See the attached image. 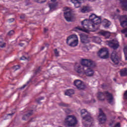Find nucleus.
<instances>
[{"instance_id":"obj_1","label":"nucleus","mask_w":127,"mask_h":127,"mask_svg":"<svg viewBox=\"0 0 127 127\" xmlns=\"http://www.w3.org/2000/svg\"><path fill=\"white\" fill-rule=\"evenodd\" d=\"M102 20L100 17H97L95 14L89 16V19H85L81 22V26H77L74 28V31L76 32L82 31L86 33L96 31L98 29L99 24H101Z\"/></svg>"},{"instance_id":"obj_2","label":"nucleus","mask_w":127,"mask_h":127,"mask_svg":"<svg viewBox=\"0 0 127 127\" xmlns=\"http://www.w3.org/2000/svg\"><path fill=\"white\" fill-rule=\"evenodd\" d=\"M82 65L76 64L75 68L76 72L79 75H85L88 77H92L95 74V71L93 70L94 63L91 60L83 59L81 61Z\"/></svg>"},{"instance_id":"obj_3","label":"nucleus","mask_w":127,"mask_h":127,"mask_svg":"<svg viewBox=\"0 0 127 127\" xmlns=\"http://www.w3.org/2000/svg\"><path fill=\"white\" fill-rule=\"evenodd\" d=\"M81 115L82 117V123L84 127H91L93 124V120L91 117V114L85 109H82L80 111Z\"/></svg>"},{"instance_id":"obj_4","label":"nucleus","mask_w":127,"mask_h":127,"mask_svg":"<svg viewBox=\"0 0 127 127\" xmlns=\"http://www.w3.org/2000/svg\"><path fill=\"white\" fill-rule=\"evenodd\" d=\"M97 97L100 101H104L105 99L108 101L109 104H113V95L112 94L108 93V92H99L97 93Z\"/></svg>"},{"instance_id":"obj_5","label":"nucleus","mask_w":127,"mask_h":127,"mask_svg":"<svg viewBox=\"0 0 127 127\" xmlns=\"http://www.w3.org/2000/svg\"><path fill=\"white\" fill-rule=\"evenodd\" d=\"M77 123V118L74 115L67 116L64 121V126L67 127H75Z\"/></svg>"},{"instance_id":"obj_6","label":"nucleus","mask_w":127,"mask_h":127,"mask_svg":"<svg viewBox=\"0 0 127 127\" xmlns=\"http://www.w3.org/2000/svg\"><path fill=\"white\" fill-rule=\"evenodd\" d=\"M65 12H64V17L66 21H74L76 19L75 15L71 13V10L68 8H64Z\"/></svg>"},{"instance_id":"obj_7","label":"nucleus","mask_w":127,"mask_h":127,"mask_svg":"<svg viewBox=\"0 0 127 127\" xmlns=\"http://www.w3.org/2000/svg\"><path fill=\"white\" fill-rule=\"evenodd\" d=\"M73 40L69 44V46H72V47H75L76 46H78V44L79 43V40L78 39V36L75 34H72L70 36H69L66 39V43L68 44L69 43V41L70 40Z\"/></svg>"},{"instance_id":"obj_8","label":"nucleus","mask_w":127,"mask_h":127,"mask_svg":"<svg viewBox=\"0 0 127 127\" xmlns=\"http://www.w3.org/2000/svg\"><path fill=\"white\" fill-rule=\"evenodd\" d=\"M98 55L102 59H107L109 58V51L106 48H102L98 52Z\"/></svg>"},{"instance_id":"obj_9","label":"nucleus","mask_w":127,"mask_h":127,"mask_svg":"<svg viewBox=\"0 0 127 127\" xmlns=\"http://www.w3.org/2000/svg\"><path fill=\"white\" fill-rule=\"evenodd\" d=\"M98 121L99 122V124H104L106 121H107V117L106 116V115L104 114L101 109H99Z\"/></svg>"},{"instance_id":"obj_10","label":"nucleus","mask_w":127,"mask_h":127,"mask_svg":"<svg viewBox=\"0 0 127 127\" xmlns=\"http://www.w3.org/2000/svg\"><path fill=\"white\" fill-rule=\"evenodd\" d=\"M111 59L113 63L116 65L120 63V61H121V59L117 55V52H113L111 54Z\"/></svg>"},{"instance_id":"obj_11","label":"nucleus","mask_w":127,"mask_h":127,"mask_svg":"<svg viewBox=\"0 0 127 127\" xmlns=\"http://www.w3.org/2000/svg\"><path fill=\"white\" fill-rule=\"evenodd\" d=\"M108 46L109 47L113 48V49H118L119 46H120V44L118 40H113L108 42Z\"/></svg>"},{"instance_id":"obj_12","label":"nucleus","mask_w":127,"mask_h":127,"mask_svg":"<svg viewBox=\"0 0 127 127\" xmlns=\"http://www.w3.org/2000/svg\"><path fill=\"white\" fill-rule=\"evenodd\" d=\"M74 84L77 89H79V90L84 89V83L82 81L80 80H76L74 81Z\"/></svg>"},{"instance_id":"obj_13","label":"nucleus","mask_w":127,"mask_h":127,"mask_svg":"<svg viewBox=\"0 0 127 127\" xmlns=\"http://www.w3.org/2000/svg\"><path fill=\"white\" fill-rule=\"evenodd\" d=\"M81 42L83 44H88L90 43V40H89V38L88 36L81 35L80 36Z\"/></svg>"},{"instance_id":"obj_14","label":"nucleus","mask_w":127,"mask_h":127,"mask_svg":"<svg viewBox=\"0 0 127 127\" xmlns=\"http://www.w3.org/2000/svg\"><path fill=\"white\" fill-rule=\"evenodd\" d=\"M121 19L120 20L121 25L123 27H125V26H127V16H121Z\"/></svg>"},{"instance_id":"obj_15","label":"nucleus","mask_w":127,"mask_h":127,"mask_svg":"<svg viewBox=\"0 0 127 127\" xmlns=\"http://www.w3.org/2000/svg\"><path fill=\"white\" fill-rule=\"evenodd\" d=\"M71 2L72 3H74V6L76 8H78V7H80L81 5V0H71Z\"/></svg>"},{"instance_id":"obj_16","label":"nucleus","mask_w":127,"mask_h":127,"mask_svg":"<svg viewBox=\"0 0 127 127\" xmlns=\"http://www.w3.org/2000/svg\"><path fill=\"white\" fill-rule=\"evenodd\" d=\"M100 33L101 35L104 36L105 38H109V37L111 36V33L108 31H102L100 32Z\"/></svg>"},{"instance_id":"obj_17","label":"nucleus","mask_w":127,"mask_h":127,"mask_svg":"<svg viewBox=\"0 0 127 127\" xmlns=\"http://www.w3.org/2000/svg\"><path fill=\"white\" fill-rule=\"evenodd\" d=\"M111 22L108 21V20L105 19L103 21V25L105 28H107L111 25Z\"/></svg>"},{"instance_id":"obj_18","label":"nucleus","mask_w":127,"mask_h":127,"mask_svg":"<svg viewBox=\"0 0 127 127\" xmlns=\"http://www.w3.org/2000/svg\"><path fill=\"white\" fill-rule=\"evenodd\" d=\"M120 75L122 77H124V76H127V68H125L121 69L120 71Z\"/></svg>"},{"instance_id":"obj_19","label":"nucleus","mask_w":127,"mask_h":127,"mask_svg":"<svg viewBox=\"0 0 127 127\" xmlns=\"http://www.w3.org/2000/svg\"><path fill=\"white\" fill-rule=\"evenodd\" d=\"M6 45V44L5 42H4V41H3V39L0 38V48H4Z\"/></svg>"},{"instance_id":"obj_20","label":"nucleus","mask_w":127,"mask_h":127,"mask_svg":"<svg viewBox=\"0 0 127 127\" xmlns=\"http://www.w3.org/2000/svg\"><path fill=\"white\" fill-rule=\"evenodd\" d=\"M74 93V90L72 89L67 90L65 92V95H66V96H71V95H73Z\"/></svg>"},{"instance_id":"obj_21","label":"nucleus","mask_w":127,"mask_h":127,"mask_svg":"<svg viewBox=\"0 0 127 127\" xmlns=\"http://www.w3.org/2000/svg\"><path fill=\"white\" fill-rule=\"evenodd\" d=\"M89 8L90 7H89L84 6L83 7L80 9V10L81 12H82L84 13L86 12V11H90Z\"/></svg>"},{"instance_id":"obj_22","label":"nucleus","mask_w":127,"mask_h":127,"mask_svg":"<svg viewBox=\"0 0 127 127\" xmlns=\"http://www.w3.org/2000/svg\"><path fill=\"white\" fill-rule=\"evenodd\" d=\"M121 2L122 3L123 9H125V10H127V0L124 1H121Z\"/></svg>"},{"instance_id":"obj_23","label":"nucleus","mask_w":127,"mask_h":127,"mask_svg":"<svg viewBox=\"0 0 127 127\" xmlns=\"http://www.w3.org/2000/svg\"><path fill=\"white\" fill-rule=\"evenodd\" d=\"M102 40L99 37H95L94 40L93 42H95V43H98V44H100L101 43Z\"/></svg>"},{"instance_id":"obj_24","label":"nucleus","mask_w":127,"mask_h":127,"mask_svg":"<svg viewBox=\"0 0 127 127\" xmlns=\"http://www.w3.org/2000/svg\"><path fill=\"white\" fill-rule=\"evenodd\" d=\"M50 10H55L56 8V5L54 4H49Z\"/></svg>"},{"instance_id":"obj_25","label":"nucleus","mask_w":127,"mask_h":127,"mask_svg":"<svg viewBox=\"0 0 127 127\" xmlns=\"http://www.w3.org/2000/svg\"><path fill=\"white\" fill-rule=\"evenodd\" d=\"M124 52L125 55V59L127 60V46H125L124 49Z\"/></svg>"},{"instance_id":"obj_26","label":"nucleus","mask_w":127,"mask_h":127,"mask_svg":"<svg viewBox=\"0 0 127 127\" xmlns=\"http://www.w3.org/2000/svg\"><path fill=\"white\" fill-rule=\"evenodd\" d=\"M31 115H32V113H28V114L23 116V117L22 118V120L25 121V120H26V119H27V118H28V117H30V116H31Z\"/></svg>"},{"instance_id":"obj_27","label":"nucleus","mask_w":127,"mask_h":127,"mask_svg":"<svg viewBox=\"0 0 127 127\" xmlns=\"http://www.w3.org/2000/svg\"><path fill=\"white\" fill-rule=\"evenodd\" d=\"M12 116H13V113L12 114H8L7 115V118L6 120H7L8 119H11Z\"/></svg>"},{"instance_id":"obj_28","label":"nucleus","mask_w":127,"mask_h":127,"mask_svg":"<svg viewBox=\"0 0 127 127\" xmlns=\"http://www.w3.org/2000/svg\"><path fill=\"white\" fill-rule=\"evenodd\" d=\"M13 34H14V31L13 30H11L8 33V35L9 36L13 35Z\"/></svg>"},{"instance_id":"obj_29","label":"nucleus","mask_w":127,"mask_h":127,"mask_svg":"<svg viewBox=\"0 0 127 127\" xmlns=\"http://www.w3.org/2000/svg\"><path fill=\"white\" fill-rule=\"evenodd\" d=\"M82 49L83 51H85V52H87L89 51V50L88 49V47H83Z\"/></svg>"},{"instance_id":"obj_30","label":"nucleus","mask_w":127,"mask_h":127,"mask_svg":"<svg viewBox=\"0 0 127 127\" xmlns=\"http://www.w3.org/2000/svg\"><path fill=\"white\" fill-rule=\"evenodd\" d=\"M20 67L19 65H15V66H14L13 67V70H14V71L19 69Z\"/></svg>"},{"instance_id":"obj_31","label":"nucleus","mask_w":127,"mask_h":127,"mask_svg":"<svg viewBox=\"0 0 127 127\" xmlns=\"http://www.w3.org/2000/svg\"><path fill=\"white\" fill-rule=\"evenodd\" d=\"M55 53L57 57L59 56V52H58L57 49L55 50Z\"/></svg>"},{"instance_id":"obj_32","label":"nucleus","mask_w":127,"mask_h":127,"mask_svg":"<svg viewBox=\"0 0 127 127\" xmlns=\"http://www.w3.org/2000/svg\"><path fill=\"white\" fill-rule=\"evenodd\" d=\"M37 0L38 2H41V3L43 2H45V1H46V0Z\"/></svg>"},{"instance_id":"obj_33","label":"nucleus","mask_w":127,"mask_h":127,"mask_svg":"<svg viewBox=\"0 0 127 127\" xmlns=\"http://www.w3.org/2000/svg\"><path fill=\"white\" fill-rule=\"evenodd\" d=\"M29 83V81L27 82V83L26 84L24 85L22 87L20 88L21 89H24L25 87L27 86V84Z\"/></svg>"},{"instance_id":"obj_34","label":"nucleus","mask_w":127,"mask_h":127,"mask_svg":"<svg viewBox=\"0 0 127 127\" xmlns=\"http://www.w3.org/2000/svg\"><path fill=\"white\" fill-rule=\"evenodd\" d=\"M20 60H26V58L24 56H23L20 58Z\"/></svg>"},{"instance_id":"obj_35","label":"nucleus","mask_w":127,"mask_h":127,"mask_svg":"<svg viewBox=\"0 0 127 127\" xmlns=\"http://www.w3.org/2000/svg\"><path fill=\"white\" fill-rule=\"evenodd\" d=\"M13 21H14V18H11L8 20L9 22H13Z\"/></svg>"},{"instance_id":"obj_36","label":"nucleus","mask_w":127,"mask_h":127,"mask_svg":"<svg viewBox=\"0 0 127 127\" xmlns=\"http://www.w3.org/2000/svg\"><path fill=\"white\" fill-rule=\"evenodd\" d=\"M48 31V29H47L46 28H44V32H46V31Z\"/></svg>"},{"instance_id":"obj_37","label":"nucleus","mask_w":127,"mask_h":127,"mask_svg":"<svg viewBox=\"0 0 127 127\" xmlns=\"http://www.w3.org/2000/svg\"><path fill=\"white\" fill-rule=\"evenodd\" d=\"M61 106H63L64 107H67V105H65L64 104H63V103H62L61 104Z\"/></svg>"},{"instance_id":"obj_38","label":"nucleus","mask_w":127,"mask_h":127,"mask_svg":"<svg viewBox=\"0 0 127 127\" xmlns=\"http://www.w3.org/2000/svg\"><path fill=\"white\" fill-rule=\"evenodd\" d=\"M95 102H96V100H95V99H92L91 101V103H95Z\"/></svg>"},{"instance_id":"obj_39","label":"nucleus","mask_w":127,"mask_h":127,"mask_svg":"<svg viewBox=\"0 0 127 127\" xmlns=\"http://www.w3.org/2000/svg\"><path fill=\"white\" fill-rule=\"evenodd\" d=\"M112 15V16H113V17H115V16H116V14H115V15H114V14H112L111 15Z\"/></svg>"},{"instance_id":"obj_40","label":"nucleus","mask_w":127,"mask_h":127,"mask_svg":"<svg viewBox=\"0 0 127 127\" xmlns=\"http://www.w3.org/2000/svg\"><path fill=\"white\" fill-rule=\"evenodd\" d=\"M51 1L54 2V1H56L57 0H51Z\"/></svg>"},{"instance_id":"obj_41","label":"nucleus","mask_w":127,"mask_h":127,"mask_svg":"<svg viewBox=\"0 0 127 127\" xmlns=\"http://www.w3.org/2000/svg\"><path fill=\"white\" fill-rule=\"evenodd\" d=\"M117 12H120V10H119L118 9H117Z\"/></svg>"},{"instance_id":"obj_42","label":"nucleus","mask_w":127,"mask_h":127,"mask_svg":"<svg viewBox=\"0 0 127 127\" xmlns=\"http://www.w3.org/2000/svg\"><path fill=\"white\" fill-rule=\"evenodd\" d=\"M43 49H44V47H42L41 50H43Z\"/></svg>"},{"instance_id":"obj_43","label":"nucleus","mask_w":127,"mask_h":127,"mask_svg":"<svg viewBox=\"0 0 127 127\" xmlns=\"http://www.w3.org/2000/svg\"><path fill=\"white\" fill-rule=\"evenodd\" d=\"M89 103H91V101H89L88 102H86V104H89Z\"/></svg>"},{"instance_id":"obj_44","label":"nucleus","mask_w":127,"mask_h":127,"mask_svg":"<svg viewBox=\"0 0 127 127\" xmlns=\"http://www.w3.org/2000/svg\"><path fill=\"white\" fill-rule=\"evenodd\" d=\"M90 1H94L95 0H89Z\"/></svg>"},{"instance_id":"obj_45","label":"nucleus","mask_w":127,"mask_h":127,"mask_svg":"<svg viewBox=\"0 0 127 127\" xmlns=\"http://www.w3.org/2000/svg\"><path fill=\"white\" fill-rule=\"evenodd\" d=\"M20 45L21 46H22V45L20 44Z\"/></svg>"}]
</instances>
